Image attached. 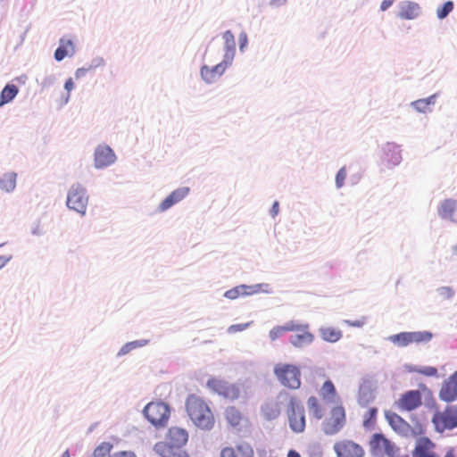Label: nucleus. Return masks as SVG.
Instances as JSON below:
<instances>
[{
    "mask_svg": "<svg viewBox=\"0 0 457 457\" xmlns=\"http://www.w3.org/2000/svg\"><path fill=\"white\" fill-rule=\"evenodd\" d=\"M187 412L192 422L200 429L211 430L215 419L208 404L196 395H190L186 402Z\"/></svg>",
    "mask_w": 457,
    "mask_h": 457,
    "instance_id": "nucleus-1",
    "label": "nucleus"
},
{
    "mask_svg": "<svg viewBox=\"0 0 457 457\" xmlns=\"http://www.w3.org/2000/svg\"><path fill=\"white\" fill-rule=\"evenodd\" d=\"M273 372L278 381L285 387L296 390L302 385L301 370L298 366L279 362L274 366Z\"/></svg>",
    "mask_w": 457,
    "mask_h": 457,
    "instance_id": "nucleus-2",
    "label": "nucleus"
},
{
    "mask_svg": "<svg viewBox=\"0 0 457 457\" xmlns=\"http://www.w3.org/2000/svg\"><path fill=\"white\" fill-rule=\"evenodd\" d=\"M287 416L289 428L293 432L302 433L304 431L306 426L304 408L295 396L289 398Z\"/></svg>",
    "mask_w": 457,
    "mask_h": 457,
    "instance_id": "nucleus-3",
    "label": "nucleus"
},
{
    "mask_svg": "<svg viewBox=\"0 0 457 457\" xmlns=\"http://www.w3.org/2000/svg\"><path fill=\"white\" fill-rule=\"evenodd\" d=\"M144 414L147 420L155 428H164L169 420L170 411L163 402H151L144 408Z\"/></svg>",
    "mask_w": 457,
    "mask_h": 457,
    "instance_id": "nucleus-4",
    "label": "nucleus"
},
{
    "mask_svg": "<svg viewBox=\"0 0 457 457\" xmlns=\"http://www.w3.org/2000/svg\"><path fill=\"white\" fill-rule=\"evenodd\" d=\"M346 424V413L343 405L332 407L328 416L322 422V431L327 436L339 433Z\"/></svg>",
    "mask_w": 457,
    "mask_h": 457,
    "instance_id": "nucleus-5",
    "label": "nucleus"
},
{
    "mask_svg": "<svg viewBox=\"0 0 457 457\" xmlns=\"http://www.w3.org/2000/svg\"><path fill=\"white\" fill-rule=\"evenodd\" d=\"M436 431L443 433L457 428V406L448 405L442 411H436L432 417Z\"/></svg>",
    "mask_w": 457,
    "mask_h": 457,
    "instance_id": "nucleus-6",
    "label": "nucleus"
},
{
    "mask_svg": "<svg viewBox=\"0 0 457 457\" xmlns=\"http://www.w3.org/2000/svg\"><path fill=\"white\" fill-rule=\"evenodd\" d=\"M234 59V50L228 47L224 54V59L221 62L210 68L208 66H203L201 69V76L207 83H212L216 81L225 72L226 69L231 65Z\"/></svg>",
    "mask_w": 457,
    "mask_h": 457,
    "instance_id": "nucleus-7",
    "label": "nucleus"
},
{
    "mask_svg": "<svg viewBox=\"0 0 457 457\" xmlns=\"http://www.w3.org/2000/svg\"><path fill=\"white\" fill-rule=\"evenodd\" d=\"M88 196L80 185H73L68 192L66 204L81 215L86 213Z\"/></svg>",
    "mask_w": 457,
    "mask_h": 457,
    "instance_id": "nucleus-8",
    "label": "nucleus"
},
{
    "mask_svg": "<svg viewBox=\"0 0 457 457\" xmlns=\"http://www.w3.org/2000/svg\"><path fill=\"white\" fill-rule=\"evenodd\" d=\"M369 445L370 452L374 455L395 457L397 452V448L395 444L380 433L374 434L371 436Z\"/></svg>",
    "mask_w": 457,
    "mask_h": 457,
    "instance_id": "nucleus-9",
    "label": "nucleus"
},
{
    "mask_svg": "<svg viewBox=\"0 0 457 457\" xmlns=\"http://www.w3.org/2000/svg\"><path fill=\"white\" fill-rule=\"evenodd\" d=\"M432 337L431 333L426 331L402 332L393 335L389 337L390 341L400 347L407 346L411 344H420L428 342Z\"/></svg>",
    "mask_w": 457,
    "mask_h": 457,
    "instance_id": "nucleus-10",
    "label": "nucleus"
},
{
    "mask_svg": "<svg viewBox=\"0 0 457 457\" xmlns=\"http://www.w3.org/2000/svg\"><path fill=\"white\" fill-rule=\"evenodd\" d=\"M333 449L337 457H364L363 447L350 439H343L336 442Z\"/></svg>",
    "mask_w": 457,
    "mask_h": 457,
    "instance_id": "nucleus-11",
    "label": "nucleus"
},
{
    "mask_svg": "<svg viewBox=\"0 0 457 457\" xmlns=\"http://www.w3.org/2000/svg\"><path fill=\"white\" fill-rule=\"evenodd\" d=\"M421 403L422 398L419 390L407 391L395 402L397 409L402 411H411L419 408Z\"/></svg>",
    "mask_w": 457,
    "mask_h": 457,
    "instance_id": "nucleus-12",
    "label": "nucleus"
},
{
    "mask_svg": "<svg viewBox=\"0 0 457 457\" xmlns=\"http://www.w3.org/2000/svg\"><path fill=\"white\" fill-rule=\"evenodd\" d=\"M207 386L226 398L237 399L239 396V389L235 385L228 384L223 380L211 378L207 381Z\"/></svg>",
    "mask_w": 457,
    "mask_h": 457,
    "instance_id": "nucleus-13",
    "label": "nucleus"
},
{
    "mask_svg": "<svg viewBox=\"0 0 457 457\" xmlns=\"http://www.w3.org/2000/svg\"><path fill=\"white\" fill-rule=\"evenodd\" d=\"M188 432L179 427H171L168 429L164 444L170 445V446L184 447L188 442Z\"/></svg>",
    "mask_w": 457,
    "mask_h": 457,
    "instance_id": "nucleus-14",
    "label": "nucleus"
},
{
    "mask_svg": "<svg viewBox=\"0 0 457 457\" xmlns=\"http://www.w3.org/2000/svg\"><path fill=\"white\" fill-rule=\"evenodd\" d=\"M439 398L446 403H452L457 399V371L444 381L439 391Z\"/></svg>",
    "mask_w": 457,
    "mask_h": 457,
    "instance_id": "nucleus-15",
    "label": "nucleus"
},
{
    "mask_svg": "<svg viewBox=\"0 0 457 457\" xmlns=\"http://www.w3.org/2000/svg\"><path fill=\"white\" fill-rule=\"evenodd\" d=\"M436 444L428 437L423 436L417 440L412 451V457H439L436 453Z\"/></svg>",
    "mask_w": 457,
    "mask_h": 457,
    "instance_id": "nucleus-16",
    "label": "nucleus"
},
{
    "mask_svg": "<svg viewBox=\"0 0 457 457\" xmlns=\"http://www.w3.org/2000/svg\"><path fill=\"white\" fill-rule=\"evenodd\" d=\"M385 418L392 429L401 436H407L411 430V425L403 420L400 415L392 411H386Z\"/></svg>",
    "mask_w": 457,
    "mask_h": 457,
    "instance_id": "nucleus-17",
    "label": "nucleus"
},
{
    "mask_svg": "<svg viewBox=\"0 0 457 457\" xmlns=\"http://www.w3.org/2000/svg\"><path fill=\"white\" fill-rule=\"evenodd\" d=\"M116 156L113 151L107 145H99L95 151V165L96 168H104L115 162Z\"/></svg>",
    "mask_w": 457,
    "mask_h": 457,
    "instance_id": "nucleus-18",
    "label": "nucleus"
},
{
    "mask_svg": "<svg viewBox=\"0 0 457 457\" xmlns=\"http://www.w3.org/2000/svg\"><path fill=\"white\" fill-rule=\"evenodd\" d=\"M154 450L160 457H190L183 447L170 446V445L163 442H157Z\"/></svg>",
    "mask_w": 457,
    "mask_h": 457,
    "instance_id": "nucleus-19",
    "label": "nucleus"
},
{
    "mask_svg": "<svg viewBox=\"0 0 457 457\" xmlns=\"http://www.w3.org/2000/svg\"><path fill=\"white\" fill-rule=\"evenodd\" d=\"M320 398L325 403H335L339 400V395L333 381L327 378L318 390Z\"/></svg>",
    "mask_w": 457,
    "mask_h": 457,
    "instance_id": "nucleus-20",
    "label": "nucleus"
},
{
    "mask_svg": "<svg viewBox=\"0 0 457 457\" xmlns=\"http://www.w3.org/2000/svg\"><path fill=\"white\" fill-rule=\"evenodd\" d=\"M190 188L182 187L172 191L159 205V210L164 212L177 203L183 200L189 193Z\"/></svg>",
    "mask_w": 457,
    "mask_h": 457,
    "instance_id": "nucleus-21",
    "label": "nucleus"
},
{
    "mask_svg": "<svg viewBox=\"0 0 457 457\" xmlns=\"http://www.w3.org/2000/svg\"><path fill=\"white\" fill-rule=\"evenodd\" d=\"M298 334L291 337L290 342L295 347H303L313 341V335L308 331V325L300 323V329L294 330Z\"/></svg>",
    "mask_w": 457,
    "mask_h": 457,
    "instance_id": "nucleus-22",
    "label": "nucleus"
},
{
    "mask_svg": "<svg viewBox=\"0 0 457 457\" xmlns=\"http://www.w3.org/2000/svg\"><path fill=\"white\" fill-rule=\"evenodd\" d=\"M259 292V286L239 285L225 292L224 296L235 300L239 296L251 295Z\"/></svg>",
    "mask_w": 457,
    "mask_h": 457,
    "instance_id": "nucleus-23",
    "label": "nucleus"
},
{
    "mask_svg": "<svg viewBox=\"0 0 457 457\" xmlns=\"http://www.w3.org/2000/svg\"><path fill=\"white\" fill-rule=\"evenodd\" d=\"M383 154L388 166L397 165L402 160L401 151L395 144H386L383 148Z\"/></svg>",
    "mask_w": 457,
    "mask_h": 457,
    "instance_id": "nucleus-24",
    "label": "nucleus"
},
{
    "mask_svg": "<svg viewBox=\"0 0 457 457\" xmlns=\"http://www.w3.org/2000/svg\"><path fill=\"white\" fill-rule=\"evenodd\" d=\"M280 412L281 403L278 401L270 400L262 406V414L268 420L277 419L280 415Z\"/></svg>",
    "mask_w": 457,
    "mask_h": 457,
    "instance_id": "nucleus-25",
    "label": "nucleus"
},
{
    "mask_svg": "<svg viewBox=\"0 0 457 457\" xmlns=\"http://www.w3.org/2000/svg\"><path fill=\"white\" fill-rule=\"evenodd\" d=\"M300 329V323L291 320L283 326H277L270 331V337L271 340H276L280 337L284 333L290 332L291 330Z\"/></svg>",
    "mask_w": 457,
    "mask_h": 457,
    "instance_id": "nucleus-26",
    "label": "nucleus"
},
{
    "mask_svg": "<svg viewBox=\"0 0 457 457\" xmlns=\"http://www.w3.org/2000/svg\"><path fill=\"white\" fill-rule=\"evenodd\" d=\"M420 12V6L416 3L406 2L400 7L399 16L402 19L412 20L415 19Z\"/></svg>",
    "mask_w": 457,
    "mask_h": 457,
    "instance_id": "nucleus-27",
    "label": "nucleus"
},
{
    "mask_svg": "<svg viewBox=\"0 0 457 457\" xmlns=\"http://www.w3.org/2000/svg\"><path fill=\"white\" fill-rule=\"evenodd\" d=\"M308 409L312 415V417L318 420H321L324 416V409L320 402V400L312 395L307 400Z\"/></svg>",
    "mask_w": 457,
    "mask_h": 457,
    "instance_id": "nucleus-28",
    "label": "nucleus"
},
{
    "mask_svg": "<svg viewBox=\"0 0 457 457\" xmlns=\"http://www.w3.org/2000/svg\"><path fill=\"white\" fill-rule=\"evenodd\" d=\"M320 333L323 340L330 343L337 342L342 337V331L333 327H323Z\"/></svg>",
    "mask_w": 457,
    "mask_h": 457,
    "instance_id": "nucleus-29",
    "label": "nucleus"
},
{
    "mask_svg": "<svg viewBox=\"0 0 457 457\" xmlns=\"http://www.w3.org/2000/svg\"><path fill=\"white\" fill-rule=\"evenodd\" d=\"M456 209V202L452 199L445 200L439 209L438 213L443 219H450L453 220V214Z\"/></svg>",
    "mask_w": 457,
    "mask_h": 457,
    "instance_id": "nucleus-30",
    "label": "nucleus"
},
{
    "mask_svg": "<svg viewBox=\"0 0 457 457\" xmlns=\"http://www.w3.org/2000/svg\"><path fill=\"white\" fill-rule=\"evenodd\" d=\"M18 87L13 84L6 85L0 95V106L11 102L18 94Z\"/></svg>",
    "mask_w": 457,
    "mask_h": 457,
    "instance_id": "nucleus-31",
    "label": "nucleus"
},
{
    "mask_svg": "<svg viewBox=\"0 0 457 457\" xmlns=\"http://www.w3.org/2000/svg\"><path fill=\"white\" fill-rule=\"evenodd\" d=\"M225 417L228 422L232 427H237L241 424L243 420V416L241 412L237 410L235 407H228L225 411Z\"/></svg>",
    "mask_w": 457,
    "mask_h": 457,
    "instance_id": "nucleus-32",
    "label": "nucleus"
},
{
    "mask_svg": "<svg viewBox=\"0 0 457 457\" xmlns=\"http://www.w3.org/2000/svg\"><path fill=\"white\" fill-rule=\"evenodd\" d=\"M16 186V174L13 172L4 174L0 179V188L11 192L15 188Z\"/></svg>",
    "mask_w": 457,
    "mask_h": 457,
    "instance_id": "nucleus-33",
    "label": "nucleus"
},
{
    "mask_svg": "<svg viewBox=\"0 0 457 457\" xmlns=\"http://www.w3.org/2000/svg\"><path fill=\"white\" fill-rule=\"evenodd\" d=\"M112 449V445L109 442H103L95 448L91 457H105Z\"/></svg>",
    "mask_w": 457,
    "mask_h": 457,
    "instance_id": "nucleus-34",
    "label": "nucleus"
},
{
    "mask_svg": "<svg viewBox=\"0 0 457 457\" xmlns=\"http://www.w3.org/2000/svg\"><path fill=\"white\" fill-rule=\"evenodd\" d=\"M434 98L435 96H432L425 99H419L417 101H414L412 103V105L417 111L426 112L428 110L429 105L434 104Z\"/></svg>",
    "mask_w": 457,
    "mask_h": 457,
    "instance_id": "nucleus-35",
    "label": "nucleus"
},
{
    "mask_svg": "<svg viewBox=\"0 0 457 457\" xmlns=\"http://www.w3.org/2000/svg\"><path fill=\"white\" fill-rule=\"evenodd\" d=\"M453 3L452 1L445 2L441 7L436 10V16L438 19H445L453 10Z\"/></svg>",
    "mask_w": 457,
    "mask_h": 457,
    "instance_id": "nucleus-36",
    "label": "nucleus"
},
{
    "mask_svg": "<svg viewBox=\"0 0 457 457\" xmlns=\"http://www.w3.org/2000/svg\"><path fill=\"white\" fill-rule=\"evenodd\" d=\"M239 457H253V450L247 443H241L237 445Z\"/></svg>",
    "mask_w": 457,
    "mask_h": 457,
    "instance_id": "nucleus-37",
    "label": "nucleus"
},
{
    "mask_svg": "<svg viewBox=\"0 0 457 457\" xmlns=\"http://www.w3.org/2000/svg\"><path fill=\"white\" fill-rule=\"evenodd\" d=\"M71 54V49L67 48L64 46H60L54 53V58L56 61H62L65 58L66 55Z\"/></svg>",
    "mask_w": 457,
    "mask_h": 457,
    "instance_id": "nucleus-38",
    "label": "nucleus"
},
{
    "mask_svg": "<svg viewBox=\"0 0 457 457\" xmlns=\"http://www.w3.org/2000/svg\"><path fill=\"white\" fill-rule=\"evenodd\" d=\"M347 173L345 168H341L336 176V184L338 188L342 187L346 179Z\"/></svg>",
    "mask_w": 457,
    "mask_h": 457,
    "instance_id": "nucleus-39",
    "label": "nucleus"
},
{
    "mask_svg": "<svg viewBox=\"0 0 457 457\" xmlns=\"http://www.w3.org/2000/svg\"><path fill=\"white\" fill-rule=\"evenodd\" d=\"M416 371L420 374L428 376V377H434L437 374V370L435 367H423L420 369L416 370Z\"/></svg>",
    "mask_w": 457,
    "mask_h": 457,
    "instance_id": "nucleus-40",
    "label": "nucleus"
},
{
    "mask_svg": "<svg viewBox=\"0 0 457 457\" xmlns=\"http://www.w3.org/2000/svg\"><path fill=\"white\" fill-rule=\"evenodd\" d=\"M223 37L226 40L227 50L228 49V47H230V48H232L235 51L234 36L232 35V33L229 30H227L224 33Z\"/></svg>",
    "mask_w": 457,
    "mask_h": 457,
    "instance_id": "nucleus-41",
    "label": "nucleus"
},
{
    "mask_svg": "<svg viewBox=\"0 0 457 457\" xmlns=\"http://www.w3.org/2000/svg\"><path fill=\"white\" fill-rule=\"evenodd\" d=\"M220 457H237L235 449L231 446H226L221 449Z\"/></svg>",
    "mask_w": 457,
    "mask_h": 457,
    "instance_id": "nucleus-42",
    "label": "nucleus"
},
{
    "mask_svg": "<svg viewBox=\"0 0 457 457\" xmlns=\"http://www.w3.org/2000/svg\"><path fill=\"white\" fill-rule=\"evenodd\" d=\"M249 326L248 323H245V324H235V325H231L229 328H228V332L229 333H237V332H239V331H243L245 330L247 327Z\"/></svg>",
    "mask_w": 457,
    "mask_h": 457,
    "instance_id": "nucleus-43",
    "label": "nucleus"
},
{
    "mask_svg": "<svg viewBox=\"0 0 457 457\" xmlns=\"http://www.w3.org/2000/svg\"><path fill=\"white\" fill-rule=\"evenodd\" d=\"M93 69L92 66H89L88 68H79L75 72V79H80L81 78L85 77L87 72L88 71H91Z\"/></svg>",
    "mask_w": 457,
    "mask_h": 457,
    "instance_id": "nucleus-44",
    "label": "nucleus"
},
{
    "mask_svg": "<svg viewBox=\"0 0 457 457\" xmlns=\"http://www.w3.org/2000/svg\"><path fill=\"white\" fill-rule=\"evenodd\" d=\"M60 46H64L67 48L71 49V54H73L74 46L71 39L62 38L60 41Z\"/></svg>",
    "mask_w": 457,
    "mask_h": 457,
    "instance_id": "nucleus-45",
    "label": "nucleus"
},
{
    "mask_svg": "<svg viewBox=\"0 0 457 457\" xmlns=\"http://www.w3.org/2000/svg\"><path fill=\"white\" fill-rule=\"evenodd\" d=\"M346 323L351 326V327H357V328H360V327H362L365 323V319L362 318L361 320H347Z\"/></svg>",
    "mask_w": 457,
    "mask_h": 457,
    "instance_id": "nucleus-46",
    "label": "nucleus"
},
{
    "mask_svg": "<svg viewBox=\"0 0 457 457\" xmlns=\"http://www.w3.org/2000/svg\"><path fill=\"white\" fill-rule=\"evenodd\" d=\"M147 343H148V341H147V340H137V341L129 342V344L130 345V347H131L132 349H135V348H137V347L144 346V345H145Z\"/></svg>",
    "mask_w": 457,
    "mask_h": 457,
    "instance_id": "nucleus-47",
    "label": "nucleus"
},
{
    "mask_svg": "<svg viewBox=\"0 0 457 457\" xmlns=\"http://www.w3.org/2000/svg\"><path fill=\"white\" fill-rule=\"evenodd\" d=\"M239 41H240V50L242 51L244 49V47L245 46L246 43H247V37H246V34L245 32H241L240 35H239Z\"/></svg>",
    "mask_w": 457,
    "mask_h": 457,
    "instance_id": "nucleus-48",
    "label": "nucleus"
},
{
    "mask_svg": "<svg viewBox=\"0 0 457 457\" xmlns=\"http://www.w3.org/2000/svg\"><path fill=\"white\" fill-rule=\"evenodd\" d=\"M287 0H270V4L274 8H279L286 4Z\"/></svg>",
    "mask_w": 457,
    "mask_h": 457,
    "instance_id": "nucleus-49",
    "label": "nucleus"
},
{
    "mask_svg": "<svg viewBox=\"0 0 457 457\" xmlns=\"http://www.w3.org/2000/svg\"><path fill=\"white\" fill-rule=\"evenodd\" d=\"M64 88L67 90L68 92V95L71 93V91L74 88V82H73V79L71 78H69L65 84H64Z\"/></svg>",
    "mask_w": 457,
    "mask_h": 457,
    "instance_id": "nucleus-50",
    "label": "nucleus"
},
{
    "mask_svg": "<svg viewBox=\"0 0 457 457\" xmlns=\"http://www.w3.org/2000/svg\"><path fill=\"white\" fill-rule=\"evenodd\" d=\"M131 350H133V349L130 347V345L129 343H127L120 348L118 354L125 355V354L129 353Z\"/></svg>",
    "mask_w": 457,
    "mask_h": 457,
    "instance_id": "nucleus-51",
    "label": "nucleus"
},
{
    "mask_svg": "<svg viewBox=\"0 0 457 457\" xmlns=\"http://www.w3.org/2000/svg\"><path fill=\"white\" fill-rule=\"evenodd\" d=\"M394 3V0H384L380 4V10L386 11Z\"/></svg>",
    "mask_w": 457,
    "mask_h": 457,
    "instance_id": "nucleus-52",
    "label": "nucleus"
},
{
    "mask_svg": "<svg viewBox=\"0 0 457 457\" xmlns=\"http://www.w3.org/2000/svg\"><path fill=\"white\" fill-rule=\"evenodd\" d=\"M278 212H279V204H278V202L276 201L272 204V207L270 209V213L273 217H275L278 214Z\"/></svg>",
    "mask_w": 457,
    "mask_h": 457,
    "instance_id": "nucleus-53",
    "label": "nucleus"
},
{
    "mask_svg": "<svg viewBox=\"0 0 457 457\" xmlns=\"http://www.w3.org/2000/svg\"><path fill=\"white\" fill-rule=\"evenodd\" d=\"M440 292L443 295L446 297H451L453 294V290L450 287H445L440 289Z\"/></svg>",
    "mask_w": 457,
    "mask_h": 457,
    "instance_id": "nucleus-54",
    "label": "nucleus"
},
{
    "mask_svg": "<svg viewBox=\"0 0 457 457\" xmlns=\"http://www.w3.org/2000/svg\"><path fill=\"white\" fill-rule=\"evenodd\" d=\"M444 457H457L455 449L453 447L448 448Z\"/></svg>",
    "mask_w": 457,
    "mask_h": 457,
    "instance_id": "nucleus-55",
    "label": "nucleus"
},
{
    "mask_svg": "<svg viewBox=\"0 0 457 457\" xmlns=\"http://www.w3.org/2000/svg\"><path fill=\"white\" fill-rule=\"evenodd\" d=\"M377 415V409L376 408H370L369 410V416H370V419H375Z\"/></svg>",
    "mask_w": 457,
    "mask_h": 457,
    "instance_id": "nucleus-56",
    "label": "nucleus"
},
{
    "mask_svg": "<svg viewBox=\"0 0 457 457\" xmlns=\"http://www.w3.org/2000/svg\"><path fill=\"white\" fill-rule=\"evenodd\" d=\"M287 457H301L300 454L294 451V450H290L287 453Z\"/></svg>",
    "mask_w": 457,
    "mask_h": 457,
    "instance_id": "nucleus-57",
    "label": "nucleus"
},
{
    "mask_svg": "<svg viewBox=\"0 0 457 457\" xmlns=\"http://www.w3.org/2000/svg\"><path fill=\"white\" fill-rule=\"evenodd\" d=\"M7 259L4 256H0V268L5 265Z\"/></svg>",
    "mask_w": 457,
    "mask_h": 457,
    "instance_id": "nucleus-58",
    "label": "nucleus"
},
{
    "mask_svg": "<svg viewBox=\"0 0 457 457\" xmlns=\"http://www.w3.org/2000/svg\"><path fill=\"white\" fill-rule=\"evenodd\" d=\"M61 457H71L69 450H66Z\"/></svg>",
    "mask_w": 457,
    "mask_h": 457,
    "instance_id": "nucleus-59",
    "label": "nucleus"
},
{
    "mask_svg": "<svg viewBox=\"0 0 457 457\" xmlns=\"http://www.w3.org/2000/svg\"><path fill=\"white\" fill-rule=\"evenodd\" d=\"M455 252L457 253V245L455 246Z\"/></svg>",
    "mask_w": 457,
    "mask_h": 457,
    "instance_id": "nucleus-60",
    "label": "nucleus"
}]
</instances>
